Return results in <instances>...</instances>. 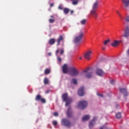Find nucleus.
I'll return each instance as SVG.
<instances>
[{
    "mask_svg": "<svg viewBox=\"0 0 129 129\" xmlns=\"http://www.w3.org/2000/svg\"><path fill=\"white\" fill-rule=\"evenodd\" d=\"M51 72V70L49 69H46L44 70V74L46 75H48V74H50V73Z\"/></svg>",
    "mask_w": 129,
    "mask_h": 129,
    "instance_id": "5701e85b",
    "label": "nucleus"
},
{
    "mask_svg": "<svg viewBox=\"0 0 129 129\" xmlns=\"http://www.w3.org/2000/svg\"><path fill=\"white\" fill-rule=\"evenodd\" d=\"M61 41H64V39L63 38V36L60 35L59 37L57 39L56 42H57V46H59L60 45V43Z\"/></svg>",
    "mask_w": 129,
    "mask_h": 129,
    "instance_id": "a211bd4d",
    "label": "nucleus"
},
{
    "mask_svg": "<svg viewBox=\"0 0 129 129\" xmlns=\"http://www.w3.org/2000/svg\"><path fill=\"white\" fill-rule=\"evenodd\" d=\"M79 59H80V60H82V57H79Z\"/></svg>",
    "mask_w": 129,
    "mask_h": 129,
    "instance_id": "8fccbe9b",
    "label": "nucleus"
},
{
    "mask_svg": "<svg viewBox=\"0 0 129 129\" xmlns=\"http://www.w3.org/2000/svg\"><path fill=\"white\" fill-rule=\"evenodd\" d=\"M83 73H87L86 75V77L87 78H91L92 77L93 73L90 72V69H87L83 71Z\"/></svg>",
    "mask_w": 129,
    "mask_h": 129,
    "instance_id": "1a4fd4ad",
    "label": "nucleus"
},
{
    "mask_svg": "<svg viewBox=\"0 0 129 129\" xmlns=\"http://www.w3.org/2000/svg\"><path fill=\"white\" fill-rule=\"evenodd\" d=\"M61 124L68 127L71 126V122H70V120L67 118H63L61 120Z\"/></svg>",
    "mask_w": 129,
    "mask_h": 129,
    "instance_id": "423d86ee",
    "label": "nucleus"
},
{
    "mask_svg": "<svg viewBox=\"0 0 129 129\" xmlns=\"http://www.w3.org/2000/svg\"><path fill=\"white\" fill-rule=\"evenodd\" d=\"M78 107L81 109H84L85 108L87 107V101L82 100L79 102Z\"/></svg>",
    "mask_w": 129,
    "mask_h": 129,
    "instance_id": "20e7f679",
    "label": "nucleus"
},
{
    "mask_svg": "<svg viewBox=\"0 0 129 129\" xmlns=\"http://www.w3.org/2000/svg\"><path fill=\"white\" fill-rule=\"evenodd\" d=\"M98 4H99V0H96V1L93 4L92 10L91 11V14H92L93 17H95V18H97L96 10L98 9Z\"/></svg>",
    "mask_w": 129,
    "mask_h": 129,
    "instance_id": "f257e3e1",
    "label": "nucleus"
},
{
    "mask_svg": "<svg viewBox=\"0 0 129 129\" xmlns=\"http://www.w3.org/2000/svg\"><path fill=\"white\" fill-rule=\"evenodd\" d=\"M69 12H70V9H69L68 8H64L63 9V13L66 15H67L69 13Z\"/></svg>",
    "mask_w": 129,
    "mask_h": 129,
    "instance_id": "4be33fe9",
    "label": "nucleus"
},
{
    "mask_svg": "<svg viewBox=\"0 0 129 129\" xmlns=\"http://www.w3.org/2000/svg\"><path fill=\"white\" fill-rule=\"evenodd\" d=\"M50 18H51V19H54V17L53 16H50Z\"/></svg>",
    "mask_w": 129,
    "mask_h": 129,
    "instance_id": "49530a36",
    "label": "nucleus"
},
{
    "mask_svg": "<svg viewBox=\"0 0 129 129\" xmlns=\"http://www.w3.org/2000/svg\"><path fill=\"white\" fill-rule=\"evenodd\" d=\"M117 106H118V105H117Z\"/></svg>",
    "mask_w": 129,
    "mask_h": 129,
    "instance_id": "3c124183",
    "label": "nucleus"
},
{
    "mask_svg": "<svg viewBox=\"0 0 129 129\" xmlns=\"http://www.w3.org/2000/svg\"><path fill=\"white\" fill-rule=\"evenodd\" d=\"M122 37H124V38H127L129 37V28L128 27H126L125 28V30L124 31V34L122 35Z\"/></svg>",
    "mask_w": 129,
    "mask_h": 129,
    "instance_id": "2eb2a0df",
    "label": "nucleus"
},
{
    "mask_svg": "<svg viewBox=\"0 0 129 129\" xmlns=\"http://www.w3.org/2000/svg\"><path fill=\"white\" fill-rule=\"evenodd\" d=\"M48 56H51V55H52V53H51V52H49L48 53Z\"/></svg>",
    "mask_w": 129,
    "mask_h": 129,
    "instance_id": "a18cd8bd",
    "label": "nucleus"
},
{
    "mask_svg": "<svg viewBox=\"0 0 129 129\" xmlns=\"http://www.w3.org/2000/svg\"><path fill=\"white\" fill-rule=\"evenodd\" d=\"M35 100L36 101H41L42 103H46V99L42 98V96H41L40 94L36 95Z\"/></svg>",
    "mask_w": 129,
    "mask_h": 129,
    "instance_id": "6e6552de",
    "label": "nucleus"
},
{
    "mask_svg": "<svg viewBox=\"0 0 129 129\" xmlns=\"http://www.w3.org/2000/svg\"><path fill=\"white\" fill-rule=\"evenodd\" d=\"M122 3L124 4L125 8H127L129 6V0H122Z\"/></svg>",
    "mask_w": 129,
    "mask_h": 129,
    "instance_id": "6ab92c4d",
    "label": "nucleus"
},
{
    "mask_svg": "<svg viewBox=\"0 0 129 129\" xmlns=\"http://www.w3.org/2000/svg\"><path fill=\"white\" fill-rule=\"evenodd\" d=\"M125 21L126 22H129V16H127L125 19Z\"/></svg>",
    "mask_w": 129,
    "mask_h": 129,
    "instance_id": "f704fd0d",
    "label": "nucleus"
},
{
    "mask_svg": "<svg viewBox=\"0 0 129 129\" xmlns=\"http://www.w3.org/2000/svg\"><path fill=\"white\" fill-rule=\"evenodd\" d=\"M91 54H92V51L91 50H88L84 54V57L87 60H90V58H91Z\"/></svg>",
    "mask_w": 129,
    "mask_h": 129,
    "instance_id": "9b49d317",
    "label": "nucleus"
},
{
    "mask_svg": "<svg viewBox=\"0 0 129 129\" xmlns=\"http://www.w3.org/2000/svg\"><path fill=\"white\" fill-rule=\"evenodd\" d=\"M116 13L117 14L118 16H119V17H120V18H121V19H122V16H121V15L119 13V11L116 10Z\"/></svg>",
    "mask_w": 129,
    "mask_h": 129,
    "instance_id": "c756f323",
    "label": "nucleus"
},
{
    "mask_svg": "<svg viewBox=\"0 0 129 129\" xmlns=\"http://www.w3.org/2000/svg\"><path fill=\"white\" fill-rule=\"evenodd\" d=\"M86 23V19H83V20L81 21V24L82 25H85Z\"/></svg>",
    "mask_w": 129,
    "mask_h": 129,
    "instance_id": "cd10ccee",
    "label": "nucleus"
},
{
    "mask_svg": "<svg viewBox=\"0 0 129 129\" xmlns=\"http://www.w3.org/2000/svg\"><path fill=\"white\" fill-rule=\"evenodd\" d=\"M57 60L59 61V62H61L62 59L59 57H57Z\"/></svg>",
    "mask_w": 129,
    "mask_h": 129,
    "instance_id": "e433bc0d",
    "label": "nucleus"
},
{
    "mask_svg": "<svg viewBox=\"0 0 129 129\" xmlns=\"http://www.w3.org/2000/svg\"><path fill=\"white\" fill-rule=\"evenodd\" d=\"M110 83H111V84H114V81L113 80H111L110 81Z\"/></svg>",
    "mask_w": 129,
    "mask_h": 129,
    "instance_id": "a19ab883",
    "label": "nucleus"
},
{
    "mask_svg": "<svg viewBox=\"0 0 129 129\" xmlns=\"http://www.w3.org/2000/svg\"><path fill=\"white\" fill-rule=\"evenodd\" d=\"M67 114L68 117H72V115H73L72 109L70 107H69L68 109Z\"/></svg>",
    "mask_w": 129,
    "mask_h": 129,
    "instance_id": "dca6fc26",
    "label": "nucleus"
},
{
    "mask_svg": "<svg viewBox=\"0 0 129 129\" xmlns=\"http://www.w3.org/2000/svg\"><path fill=\"white\" fill-rule=\"evenodd\" d=\"M102 50H105V47H102Z\"/></svg>",
    "mask_w": 129,
    "mask_h": 129,
    "instance_id": "09e8293b",
    "label": "nucleus"
},
{
    "mask_svg": "<svg viewBox=\"0 0 129 129\" xmlns=\"http://www.w3.org/2000/svg\"><path fill=\"white\" fill-rule=\"evenodd\" d=\"M55 42H56L55 39L51 38L49 40L48 43L49 45H54V44H55Z\"/></svg>",
    "mask_w": 129,
    "mask_h": 129,
    "instance_id": "412c9836",
    "label": "nucleus"
},
{
    "mask_svg": "<svg viewBox=\"0 0 129 129\" xmlns=\"http://www.w3.org/2000/svg\"><path fill=\"white\" fill-rule=\"evenodd\" d=\"M127 55H129V48H128V50L127 51Z\"/></svg>",
    "mask_w": 129,
    "mask_h": 129,
    "instance_id": "de8ad7c7",
    "label": "nucleus"
},
{
    "mask_svg": "<svg viewBox=\"0 0 129 129\" xmlns=\"http://www.w3.org/2000/svg\"><path fill=\"white\" fill-rule=\"evenodd\" d=\"M44 84L45 85L49 84V80L47 78H45L44 79Z\"/></svg>",
    "mask_w": 129,
    "mask_h": 129,
    "instance_id": "b1692460",
    "label": "nucleus"
},
{
    "mask_svg": "<svg viewBox=\"0 0 129 129\" xmlns=\"http://www.w3.org/2000/svg\"><path fill=\"white\" fill-rule=\"evenodd\" d=\"M63 53H64V50L63 49H61L60 52V55H63Z\"/></svg>",
    "mask_w": 129,
    "mask_h": 129,
    "instance_id": "473e14b6",
    "label": "nucleus"
},
{
    "mask_svg": "<svg viewBox=\"0 0 129 129\" xmlns=\"http://www.w3.org/2000/svg\"><path fill=\"white\" fill-rule=\"evenodd\" d=\"M52 124H53L55 126L58 124V123L56 122V121H53L52 122Z\"/></svg>",
    "mask_w": 129,
    "mask_h": 129,
    "instance_id": "2f4dec72",
    "label": "nucleus"
},
{
    "mask_svg": "<svg viewBox=\"0 0 129 129\" xmlns=\"http://www.w3.org/2000/svg\"><path fill=\"white\" fill-rule=\"evenodd\" d=\"M116 118H120V117H121V113H117L116 114Z\"/></svg>",
    "mask_w": 129,
    "mask_h": 129,
    "instance_id": "bb28decb",
    "label": "nucleus"
},
{
    "mask_svg": "<svg viewBox=\"0 0 129 129\" xmlns=\"http://www.w3.org/2000/svg\"><path fill=\"white\" fill-rule=\"evenodd\" d=\"M97 95L98 96H100V97H103V95H102V94H97Z\"/></svg>",
    "mask_w": 129,
    "mask_h": 129,
    "instance_id": "4c0bfd02",
    "label": "nucleus"
},
{
    "mask_svg": "<svg viewBox=\"0 0 129 129\" xmlns=\"http://www.w3.org/2000/svg\"><path fill=\"white\" fill-rule=\"evenodd\" d=\"M70 70L71 71L70 74L71 76H78V75L79 74V71H78L77 69L74 67L70 68Z\"/></svg>",
    "mask_w": 129,
    "mask_h": 129,
    "instance_id": "39448f33",
    "label": "nucleus"
},
{
    "mask_svg": "<svg viewBox=\"0 0 129 129\" xmlns=\"http://www.w3.org/2000/svg\"><path fill=\"white\" fill-rule=\"evenodd\" d=\"M83 32H82V31L78 33V36H77L74 40V43H79V42H80V41H81V40H82V38H83Z\"/></svg>",
    "mask_w": 129,
    "mask_h": 129,
    "instance_id": "7ed1b4c3",
    "label": "nucleus"
},
{
    "mask_svg": "<svg viewBox=\"0 0 129 129\" xmlns=\"http://www.w3.org/2000/svg\"><path fill=\"white\" fill-rule=\"evenodd\" d=\"M49 22L50 23V24H52V23H54L55 22V20L50 19L49 20Z\"/></svg>",
    "mask_w": 129,
    "mask_h": 129,
    "instance_id": "7c9ffc66",
    "label": "nucleus"
},
{
    "mask_svg": "<svg viewBox=\"0 0 129 129\" xmlns=\"http://www.w3.org/2000/svg\"><path fill=\"white\" fill-rule=\"evenodd\" d=\"M100 129H108L107 127L105 126H103L100 128Z\"/></svg>",
    "mask_w": 129,
    "mask_h": 129,
    "instance_id": "c9c22d12",
    "label": "nucleus"
},
{
    "mask_svg": "<svg viewBox=\"0 0 129 129\" xmlns=\"http://www.w3.org/2000/svg\"><path fill=\"white\" fill-rule=\"evenodd\" d=\"M74 13V11L73 10L71 11V15H73V14Z\"/></svg>",
    "mask_w": 129,
    "mask_h": 129,
    "instance_id": "37998d69",
    "label": "nucleus"
},
{
    "mask_svg": "<svg viewBox=\"0 0 129 129\" xmlns=\"http://www.w3.org/2000/svg\"><path fill=\"white\" fill-rule=\"evenodd\" d=\"M90 118V116L89 115H86L82 118V121H86V120H88Z\"/></svg>",
    "mask_w": 129,
    "mask_h": 129,
    "instance_id": "aec40b11",
    "label": "nucleus"
},
{
    "mask_svg": "<svg viewBox=\"0 0 129 129\" xmlns=\"http://www.w3.org/2000/svg\"><path fill=\"white\" fill-rule=\"evenodd\" d=\"M58 9H59V10H63V8L61 6H59L58 7Z\"/></svg>",
    "mask_w": 129,
    "mask_h": 129,
    "instance_id": "ea45409f",
    "label": "nucleus"
},
{
    "mask_svg": "<svg viewBox=\"0 0 129 129\" xmlns=\"http://www.w3.org/2000/svg\"><path fill=\"white\" fill-rule=\"evenodd\" d=\"M96 74H97L98 76L102 77L103 76V75H104L105 73L102 70L100 69H97L96 71Z\"/></svg>",
    "mask_w": 129,
    "mask_h": 129,
    "instance_id": "ddd939ff",
    "label": "nucleus"
},
{
    "mask_svg": "<svg viewBox=\"0 0 129 129\" xmlns=\"http://www.w3.org/2000/svg\"><path fill=\"white\" fill-rule=\"evenodd\" d=\"M53 115L54 116H58V115H59V114H58V112H55L53 113Z\"/></svg>",
    "mask_w": 129,
    "mask_h": 129,
    "instance_id": "72a5a7b5",
    "label": "nucleus"
},
{
    "mask_svg": "<svg viewBox=\"0 0 129 129\" xmlns=\"http://www.w3.org/2000/svg\"><path fill=\"white\" fill-rule=\"evenodd\" d=\"M72 1V4L74 6H76L78 4V0H71Z\"/></svg>",
    "mask_w": 129,
    "mask_h": 129,
    "instance_id": "393cba45",
    "label": "nucleus"
},
{
    "mask_svg": "<svg viewBox=\"0 0 129 129\" xmlns=\"http://www.w3.org/2000/svg\"><path fill=\"white\" fill-rule=\"evenodd\" d=\"M53 6H54V4H53V3L50 4V8H52V7H53Z\"/></svg>",
    "mask_w": 129,
    "mask_h": 129,
    "instance_id": "79ce46f5",
    "label": "nucleus"
},
{
    "mask_svg": "<svg viewBox=\"0 0 129 129\" xmlns=\"http://www.w3.org/2000/svg\"><path fill=\"white\" fill-rule=\"evenodd\" d=\"M49 92H50V90H47L45 91L46 94H48V93H49Z\"/></svg>",
    "mask_w": 129,
    "mask_h": 129,
    "instance_id": "58836bf2",
    "label": "nucleus"
},
{
    "mask_svg": "<svg viewBox=\"0 0 129 129\" xmlns=\"http://www.w3.org/2000/svg\"><path fill=\"white\" fill-rule=\"evenodd\" d=\"M62 99L63 101L66 102V106H68V105L71 103V102L72 101V99L71 98L68 97V93H64L62 96Z\"/></svg>",
    "mask_w": 129,
    "mask_h": 129,
    "instance_id": "f03ea898",
    "label": "nucleus"
},
{
    "mask_svg": "<svg viewBox=\"0 0 129 129\" xmlns=\"http://www.w3.org/2000/svg\"><path fill=\"white\" fill-rule=\"evenodd\" d=\"M78 93L80 96H83L84 95V87H81L78 91Z\"/></svg>",
    "mask_w": 129,
    "mask_h": 129,
    "instance_id": "4468645a",
    "label": "nucleus"
},
{
    "mask_svg": "<svg viewBox=\"0 0 129 129\" xmlns=\"http://www.w3.org/2000/svg\"><path fill=\"white\" fill-rule=\"evenodd\" d=\"M97 119V117H94L92 120L89 122V125L90 128H92L93 126H94V124L95 123V121Z\"/></svg>",
    "mask_w": 129,
    "mask_h": 129,
    "instance_id": "f8f14e48",
    "label": "nucleus"
},
{
    "mask_svg": "<svg viewBox=\"0 0 129 129\" xmlns=\"http://www.w3.org/2000/svg\"><path fill=\"white\" fill-rule=\"evenodd\" d=\"M72 83H73L74 84H77V80L76 79H73L72 80Z\"/></svg>",
    "mask_w": 129,
    "mask_h": 129,
    "instance_id": "a878e982",
    "label": "nucleus"
},
{
    "mask_svg": "<svg viewBox=\"0 0 129 129\" xmlns=\"http://www.w3.org/2000/svg\"><path fill=\"white\" fill-rule=\"evenodd\" d=\"M119 92L123 94L124 97H126L128 95V93L125 88H119Z\"/></svg>",
    "mask_w": 129,
    "mask_h": 129,
    "instance_id": "9d476101",
    "label": "nucleus"
},
{
    "mask_svg": "<svg viewBox=\"0 0 129 129\" xmlns=\"http://www.w3.org/2000/svg\"><path fill=\"white\" fill-rule=\"evenodd\" d=\"M120 43V41H119L114 40V42L111 44V45L112 47H117Z\"/></svg>",
    "mask_w": 129,
    "mask_h": 129,
    "instance_id": "f3484780",
    "label": "nucleus"
},
{
    "mask_svg": "<svg viewBox=\"0 0 129 129\" xmlns=\"http://www.w3.org/2000/svg\"><path fill=\"white\" fill-rule=\"evenodd\" d=\"M109 42H110V40H109V39H107V40L104 41V45H107V44H108V43H109Z\"/></svg>",
    "mask_w": 129,
    "mask_h": 129,
    "instance_id": "c85d7f7f",
    "label": "nucleus"
},
{
    "mask_svg": "<svg viewBox=\"0 0 129 129\" xmlns=\"http://www.w3.org/2000/svg\"><path fill=\"white\" fill-rule=\"evenodd\" d=\"M58 53H59V49H57V50L56 51V55H57V54H58Z\"/></svg>",
    "mask_w": 129,
    "mask_h": 129,
    "instance_id": "c03bdc74",
    "label": "nucleus"
},
{
    "mask_svg": "<svg viewBox=\"0 0 129 129\" xmlns=\"http://www.w3.org/2000/svg\"><path fill=\"white\" fill-rule=\"evenodd\" d=\"M62 73L64 74H66L68 73L69 72V70H70V68L68 67V65L67 64H63L62 67Z\"/></svg>",
    "mask_w": 129,
    "mask_h": 129,
    "instance_id": "0eeeda50",
    "label": "nucleus"
}]
</instances>
